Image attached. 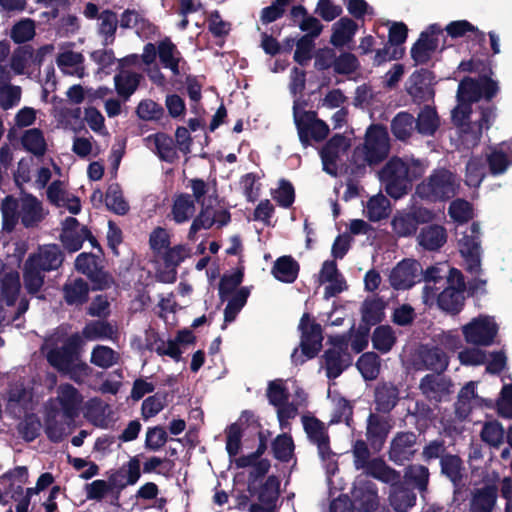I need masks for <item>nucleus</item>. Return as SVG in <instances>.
<instances>
[{
    "instance_id": "38",
    "label": "nucleus",
    "mask_w": 512,
    "mask_h": 512,
    "mask_svg": "<svg viewBox=\"0 0 512 512\" xmlns=\"http://www.w3.org/2000/svg\"><path fill=\"white\" fill-rule=\"evenodd\" d=\"M299 271L297 262L290 256L278 258L273 266L272 274L276 279L286 283H292Z\"/></svg>"
},
{
    "instance_id": "46",
    "label": "nucleus",
    "mask_w": 512,
    "mask_h": 512,
    "mask_svg": "<svg viewBox=\"0 0 512 512\" xmlns=\"http://www.w3.org/2000/svg\"><path fill=\"white\" fill-rule=\"evenodd\" d=\"M250 290L247 287L239 288L234 294L230 295L227 306L224 310V323H230L235 320L237 314L246 304Z\"/></svg>"
},
{
    "instance_id": "52",
    "label": "nucleus",
    "mask_w": 512,
    "mask_h": 512,
    "mask_svg": "<svg viewBox=\"0 0 512 512\" xmlns=\"http://www.w3.org/2000/svg\"><path fill=\"white\" fill-rule=\"evenodd\" d=\"M439 126V118L436 111L426 106L418 114L416 128L420 134L431 135Z\"/></svg>"
},
{
    "instance_id": "13",
    "label": "nucleus",
    "mask_w": 512,
    "mask_h": 512,
    "mask_svg": "<svg viewBox=\"0 0 512 512\" xmlns=\"http://www.w3.org/2000/svg\"><path fill=\"white\" fill-rule=\"evenodd\" d=\"M443 37L442 29L433 24L423 31L411 49L413 59L418 63H425L436 51L439 46V40Z\"/></svg>"
},
{
    "instance_id": "5",
    "label": "nucleus",
    "mask_w": 512,
    "mask_h": 512,
    "mask_svg": "<svg viewBox=\"0 0 512 512\" xmlns=\"http://www.w3.org/2000/svg\"><path fill=\"white\" fill-rule=\"evenodd\" d=\"M459 189L457 177L447 169L434 170L416 187L415 194L431 202L446 201L456 195Z\"/></svg>"
},
{
    "instance_id": "27",
    "label": "nucleus",
    "mask_w": 512,
    "mask_h": 512,
    "mask_svg": "<svg viewBox=\"0 0 512 512\" xmlns=\"http://www.w3.org/2000/svg\"><path fill=\"white\" fill-rule=\"evenodd\" d=\"M145 141L146 145L157 153L162 160L173 162L176 159L177 152L170 136L164 133H157L148 136Z\"/></svg>"
},
{
    "instance_id": "21",
    "label": "nucleus",
    "mask_w": 512,
    "mask_h": 512,
    "mask_svg": "<svg viewBox=\"0 0 512 512\" xmlns=\"http://www.w3.org/2000/svg\"><path fill=\"white\" fill-rule=\"evenodd\" d=\"M391 429L387 416L371 414L367 421V439L375 451H379Z\"/></svg>"
},
{
    "instance_id": "41",
    "label": "nucleus",
    "mask_w": 512,
    "mask_h": 512,
    "mask_svg": "<svg viewBox=\"0 0 512 512\" xmlns=\"http://www.w3.org/2000/svg\"><path fill=\"white\" fill-rule=\"evenodd\" d=\"M23 147L36 156H41L47 149V143L40 129L32 128L24 132L21 138Z\"/></svg>"
},
{
    "instance_id": "36",
    "label": "nucleus",
    "mask_w": 512,
    "mask_h": 512,
    "mask_svg": "<svg viewBox=\"0 0 512 512\" xmlns=\"http://www.w3.org/2000/svg\"><path fill=\"white\" fill-rule=\"evenodd\" d=\"M158 55L165 68L170 69L174 75L179 74L181 56L176 46L169 39H165L159 43Z\"/></svg>"
},
{
    "instance_id": "29",
    "label": "nucleus",
    "mask_w": 512,
    "mask_h": 512,
    "mask_svg": "<svg viewBox=\"0 0 512 512\" xmlns=\"http://www.w3.org/2000/svg\"><path fill=\"white\" fill-rule=\"evenodd\" d=\"M415 435L413 433H400L392 441L390 448V458L394 462L401 463L408 460L413 454V445Z\"/></svg>"
},
{
    "instance_id": "61",
    "label": "nucleus",
    "mask_w": 512,
    "mask_h": 512,
    "mask_svg": "<svg viewBox=\"0 0 512 512\" xmlns=\"http://www.w3.org/2000/svg\"><path fill=\"white\" fill-rule=\"evenodd\" d=\"M481 437L487 444L498 447L503 443L504 428L496 421L488 422L483 426Z\"/></svg>"
},
{
    "instance_id": "54",
    "label": "nucleus",
    "mask_w": 512,
    "mask_h": 512,
    "mask_svg": "<svg viewBox=\"0 0 512 512\" xmlns=\"http://www.w3.org/2000/svg\"><path fill=\"white\" fill-rule=\"evenodd\" d=\"M357 367L366 380L375 379L380 371V359L373 352L364 353L357 361Z\"/></svg>"
},
{
    "instance_id": "43",
    "label": "nucleus",
    "mask_w": 512,
    "mask_h": 512,
    "mask_svg": "<svg viewBox=\"0 0 512 512\" xmlns=\"http://www.w3.org/2000/svg\"><path fill=\"white\" fill-rule=\"evenodd\" d=\"M364 470L366 474L391 485H394L399 480V475L389 468L381 459L370 461L364 467Z\"/></svg>"
},
{
    "instance_id": "16",
    "label": "nucleus",
    "mask_w": 512,
    "mask_h": 512,
    "mask_svg": "<svg viewBox=\"0 0 512 512\" xmlns=\"http://www.w3.org/2000/svg\"><path fill=\"white\" fill-rule=\"evenodd\" d=\"M77 271L87 275L94 283L95 289H105L112 283L111 277L98 268L96 257L89 253H81L75 261Z\"/></svg>"
},
{
    "instance_id": "40",
    "label": "nucleus",
    "mask_w": 512,
    "mask_h": 512,
    "mask_svg": "<svg viewBox=\"0 0 512 512\" xmlns=\"http://www.w3.org/2000/svg\"><path fill=\"white\" fill-rule=\"evenodd\" d=\"M496 502V491L492 487H485L475 491L470 502L471 512H492Z\"/></svg>"
},
{
    "instance_id": "60",
    "label": "nucleus",
    "mask_w": 512,
    "mask_h": 512,
    "mask_svg": "<svg viewBox=\"0 0 512 512\" xmlns=\"http://www.w3.org/2000/svg\"><path fill=\"white\" fill-rule=\"evenodd\" d=\"M484 177V162L481 158H471L466 166L465 182L468 186L478 187Z\"/></svg>"
},
{
    "instance_id": "34",
    "label": "nucleus",
    "mask_w": 512,
    "mask_h": 512,
    "mask_svg": "<svg viewBox=\"0 0 512 512\" xmlns=\"http://www.w3.org/2000/svg\"><path fill=\"white\" fill-rule=\"evenodd\" d=\"M445 264H439L431 266L424 272L425 286L423 288L422 299L426 305H433L435 303V297L437 295L436 288L432 285L436 284L439 280H442V274L445 271Z\"/></svg>"
},
{
    "instance_id": "18",
    "label": "nucleus",
    "mask_w": 512,
    "mask_h": 512,
    "mask_svg": "<svg viewBox=\"0 0 512 512\" xmlns=\"http://www.w3.org/2000/svg\"><path fill=\"white\" fill-rule=\"evenodd\" d=\"M190 255L191 250L186 245H177L169 249L164 257L166 268L157 272V279L164 283H173L177 276L176 267Z\"/></svg>"
},
{
    "instance_id": "10",
    "label": "nucleus",
    "mask_w": 512,
    "mask_h": 512,
    "mask_svg": "<svg viewBox=\"0 0 512 512\" xmlns=\"http://www.w3.org/2000/svg\"><path fill=\"white\" fill-rule=\"evenodd\" d=\"M332 347L325 353L326 371L329 378L338 377L352 359L347 352L348 344L343 336L331 338Z\"/></svg>"
},
{
    "instance_id": "45",
    "label": "nucleus",
    "mask_w": 512,
    "mask_h": 512,
    "mask_svg": "<svg viewBox=\"0 0 512 512\" xmlns=\"http://www.w3.org/2000/svg\"><path fill=\"white\" fill-rule=\"evenodd\" d=\"M88 286L82 279L68 281L64 286V297L72 305L82 304L87 300Z\"/></svg>"
},
{
    "instance_id": "55",
    "label": "nucleus",
    "mask_w": 512,
    "mask_h": 512,
    "mask_svg": "<svg viewBox=\"0 0 512 512\" xmlns=\"http://www.w3.org/2000/svg\"><path fill=\"white\" fill-rule=\"evenodd\" d=\"M507 149L506 145H502L489 155L488 162L492 174L503 173L512 162V151L508 152Z\"/></svg>"
},
{
    "instance_id": "28",
    "label": "nucleus",
    "mask_w": 512,
    "mask_h": 512,
    "mask_svg": "<svg viewBox=\"0 0 512 512\" xmlns=\"http://www.w3.org/2000/svg\"><path fill=\"white\" fill-rule=\"evenodd\" d=\"M27 260H34V265L43 271L57 269L62 263V254L56 245L41 247L38 253L30 256Z\"/></svg>"
},
{
    "instance_id": "64",
    "label": "nucleus",
    "mask_w": 512,
    "mask_h": 512,
    "mask_svg": "<svg viewBox=\"0 0 512 512\" xmlns=\"http://www.w3.org/2000/svg\"><path fill=\"white\" fill-rule=\"evenodd\" d=\"M384 316V305L381 301H365L362 307V318L368 325H375Z\"/></svg>"
},
{
    "instance_id": "15",
    "label": "nucleus",
    "mask_w": 512,
    "mask_h": 512,
    "mask_svg": "<svg viewBox=\"0 0 512 512\" xmlns=\"http://www.w3.org/2000/svg\"><path fill=\"white\" fill-rule=\"evenodd\" d=\"M350 141L341 135H335L321 151L323 169L330 175H336L337 161L346 154Z\"/></svg>"
},
{
    "instance_id": "37",
    "label": "nucleus",
    "mask_w": 512,
    "mask_h": 512,
    "mask_svg": "<svg viewBox=\"0 0 512 512\" xmlns=\"http://www.w3.org/2000/svg\"><path fill=\"white\" fill-rule=\"evenodd\" d=\"M446 239L445 229L438 225L424 228L418 236L419 244L428 250L439 249L446 242Z\"/></svg>"
},
{
    "instance_id": "33",
    "label": "nucleus",
    "mask_w": 512,
    "mask_h": 512,
    "mask_svg": "<svg viewBox=\"0 0 512 512\" xmlns=\"http://www.w3.org/2000/svg\"><path fill=\"white\" fill-rule=\"evenodd\" d=\"M332 30L330 42L336 47H342L353 39L357 31V24L353 20L343 17L333 24Z\"/></svg>"
},
{
    "instance_id": "44",
    "label": "nucleus",
    "mask_w": 512,
    "mask_h": 512,
    "mask_svg": "<svg viewBox=\"0 0 512 512\" xmlns=\"http://www.w3.org/2000/svg\"><path fill=\"white\" fill-rule=\"evenodd\" d=\"M9 404L8 407L11 411L16 413L17 411H26L29 408L32 400V393L23 387L22 384L14 385L9 391Z\"/></svg>"
},
{
    "instance_id": "19",
    "label": "nucleus",
    "mask_w": 512,
    "mask_h": 512,
    "mask_svg": "<svg viewBox=\"0 0 512 512\" xmlns=\"http://www.w3.org/2000/svg\"><path fill=\"white\" fill-rule=\"evenodd\" d=\"M84 56L70 46H62L56 58L58 68L66 75L82 78L85 75Z\"/></svg>"
},
{
    "instance_id": "2",
    "label": "nucleus",
    "mask_w": 512,
    "mask_h": 512,
    "mask_svg": "<svg viewBox=\"0 0 512 512\" xmlns=\"http://www.w3.org/2000/svg\"><path fill=\"white\" fill-rule=\"evenodd\" d=\"M81 342L80 335L76 333L71 336L55 334L46 339L42 347L49 364L78 383L90 374L89 366L79 359L76 352Z\"/></svg>"
},
{
    "instance_id": "58",
    "label": "nucleus",
    "mask_w": 512,
    "mask_h": 512,
    "mask_svg": "<svg viewBox=\"0 0 512 512\" xmlns=\"http://www.w3.org/2000/svg\"><path fill=\"white\" fill-rule=\"evenodd\" d=\"M398 391L394 386L383 385L376 390V403L379 410L390 411L396 404Z\"/></svg>"
},
{
    "instance_id": "20",
    "label": "nucleus",
    "mask_w": 512,
    "mask_h": 512,
    "mask_svg": "<svg viewBox=\"0 0 512 512\" xmlns=\"http://www.w3.org/2000/svg\"><path fill=\"white\" fill-rule=\"evenodd\" d=\"M48 199L60 208L67 209L72 214L81 210L80 199L66 190L62 181H54L47 189Z\"/></svg>"
},
{
    "instance_id": "23",
    "label": "nucleus",
    "mask_w": 512,
    "mask_h": 512,
    "mask_svg": "<svg viewBox=\"0 0 512 512\" xmlns=\"http://www.w3.org/2000/svg\"><path fill=\"white\" fill-rule=\"evenodd\" d=\"M420 389L429 399L440 401L451 393V383L441 374H431L422 379Z\"/></svg>"
},
{
    "instance_id": "7",
    "label": "nucleus",
    "mask_w": 512,
    "mask_h": 512,
    "mask_svg": "<svg viewBox=\"0 0 512 512\" xmlns=\"http://www.w3.org/2000/svg\"><path fill=\"white\" fill-rule=\"evenodd\" d=\"M480 228L477 223H473L468 231L464 232L458 239L459 252L464 259V265L468 272L478 275L481 271V246H480Z\"/></svg>"
},
{
    "instance_id": "11",
    "label": "nucleus",
    "mask_w": 512,
    "mask_h": 512,
    "mask_svg": "<svg viewBox=\"0 0 512 512\" xmlns=\"http://www.w3.org/2000/svg\"><path fill=\"white\" fill-rule=\"evenodd\" d=\"M55 404L60 406V413L66 418L74 419L84 408V398L71 384H61L57 388L56 399L51 402V408Z\"/></svg>"
},
{
    "instance_id": "56",
    "label": "nucleus",
    "mask_w": 512,
    "mask_h": 512,
    "mask_svg": "<svg viewBox=\"0 0 512 512\" xmlns=\"http://www.w3.org/2000/svg\"><path fill=\"white\" fill-rule=\"evenodd\" d=\"M414 130V118L409 113H399L392 121V132L396 138L405 140Z\"/></svg>"
},
{
    "instance_id": "62",
    "label": "nucleus",
    "mask_w": 512,
    "mask_h": 512,
    "mask_svg": "<svg viewBox=\"0 0 512 512\" xmlns=\"http://www.w3.org/2000/svg\"><path fill=\"white\" fill-rule=\"evenodd\" d=\"M243 280V273L240 270L233 272L232 274L225 275L221 279L219 285V295L224 301L234 294L238 289V286Z\"/></svg>"
},
{
    "instance_id": "53",
    "label": "nucleus",
    "mask_w": 512,
    "mask_h": 512,
    "mask_svg": "<svg viewBox=\"0 0 512 512\" xmlns=\"http://www.w3.org/2000/svg\"><path fill=\"white\" fill-rule=\"evenodd\" d=\"M20 291V279L17 272H8L1 279V292L7 306H12Z\"/></svg>"
},
{
    "instance_id": "63",
    "label": "nucleus",
    "mask_w": 512,
    "mask_h": 512,
    "mask_svg": "<svg viewBox=\"0 0 512 512\" xmlns=\"http://www.w3.org/2000/svg\"><path fill=\"white\" fill-rule=\"evenodd\" d=\"M117 354L107 346H97L91 354V362L101 368H108L117 362Z\"/></svg>"
},
{
    "instance_id": "59",
    "label": "nucleus",
    "mask_w": 512,
    "mask_h": 512,
    "mask_svg": "<svg viewBox=\"0 0 512 512\" xmlns=\"http://www.w3.org/2000/svg\"><path fill=\"white\" fill-rule=\"evenodd\" d=\"M35 35V24L31 19H22L11 29L10 37L15 43L31 40Z\"/></svg>"
},
{
    "instance_id": "8",
    "label": "nucleus",
    "mask_w": 512,
    "mask_h": 512,
    "mask_svg": "<svg viewBox=\"0 0 512 512\" xmlns=\"http://www.w3.org/2000/svg\"><path fill=\"white\" fill-rule=\"evenodd\" d=\"M498 332L495 320L489 316H479L462 326V333L468 344L489 346Z\"/></svg>"
},
{
    "instance_id": "3",
    "label": "nucleus",
    "mask_w": 512,
    "mask_h": 512,
    "mask_svg": "<svg viewBox=\"0 0 512 512\" xmlns=\"http://www.w3.org/2000/svg\"><path fill=\"white\" fill-rule=\"evenodd\" d=\"M427 165L419 160L392 158L380 172L387 193L398 199L406 194L409 184L424 174Z\"/></svg>"
},
{
    "instance_id": "1",
    "label": "nucleus",
    "mask_w": 512,
    "mask_h": 512,
    "mask_svg": "<svg viewBox=\"0 0 512 512\" xmlns=\"http://www.w3.org/2000/svg\"><path fill=\"white\" fill-rule=\"evenodd\" d=\"M497 92V83L486 77L477 80L466 78L460 82L457 91L458 105L452 112V118L459 128L462 144L466 147L476 145L480 140L483 129H488L495 118L492 109H482L478 121H469L470 103L477 102L481 98L491 99Z\"/></svg>"
},
{
    "instance_id": "32",
    "label": "nucleus",
    "mask_w": 512,
    "mask_h": 512,
    "mask_svg": "<svg viewBox=\"0 0 512 512\" xmlns=\"http://www.w3.org/2000/svg\"><path fill=\"white\" fill-rule=\"evenodd\" d=\"M435 301L440 309L450 313H457L464 303V289L448 286L437 296Z\"/></svg>"
},
{
    "instance_id": "31",
    "label": "nucleus",
    "mask_w": 512,
    "mask_h": 512,
    "mask_svg": "<svg viewBox=\"0 0 512 512\" xmlns=\"http://www.w3.org/2000/svg\"><path fill=\"white\" fill-rule=\"evenodd\" d=\"M195 212V202L190 195L180 194L174 198L171 207V217L175 223H186L195 215Z\"/></svg>"
},
{
    "instance_id": "14",
    "label": "nucleus",
    "mask_w": 512,
    "mask_h": 512,
    "mask_svg": "<svg viewBox=\"0 0 512 512\" xmlns=\"http://www.w3.org/2000/svg\"><path fill=\"white\" fill-rule=\"evenodd\" d=\"M421 266L415 260H404L394 267L390 273V284L395 289H409L420 277Z\"/></svg>"
},
{
    "instance_id": "4",
    "label": "nucleus",
    "mask_w": 512,
    "mask_h": 512,
    "mask_svg": "<svg viewBox=\"0 0 512 512\" xmlns=\"http://www.w3.org/2000/svg\"><path fill=\"white\" fill-rule=\"evenodd\" d=\"M190 187L195 200L201 205V210L193 219L187 235V238L193 241L200 230L210 229L214 224L223 226L228 223L230 216L225 210L216 209L211 198H204L209 190L205 182L193 179L190 181Z\"/></svg>"
},
{
    "instance_id": "12",
    "label": "nucleus",
    "mask_w": 512,
    "mask_h": 512,
    "mask_svg": "<svg viewBox=\"0 0 512 512\" xmlns=\"http://www.w3.org/2000/svg\"><path fill=\"white\" fill-rule=\"evenodd\" d=\"M301 350L306 359L313 358L321 349L322 333L320 325L314 323L308 314H304L299 323Z\"/></svg>"
},
{
    "instance_id": "25",
    "label": "nucleus",
    "mask_w": 512,
    "mask_h": 512,
    "mask_svg": "<svg viewBox=\"0 0 512 512\" xmlns=\"http://www.w3.org/2000/svg\"><path fill=\"white\" fill-rule=\"evenodd\" d=\"M73 419L66 418L56 408H51L46 418V433L52 441H60L71 432Z\"/></svg>"
},
{
    "instance_id": "22",
    "label": "nucleus",
    "mask_w": 512,
    "mask_h": 512,
    "mask_svg": "<svg viewBox=\"0 0 512 512\" xmlns=\"http://www.w3.org/2000/svg\"><path fill=\"white\" fill-rule=\"evenodd\" d=\"M52 50V46H44L39 49L37 56H35L32 48L28 46L19 47L12 54L10 62L11 69L16 74H23L32 64L37 61L38 57V62H41L42 57L45 54L52 52Z\"/></svg>"
},
{
    "instance_id": "24",
    "label": "nucleus",
    "mask_w": 512,
    "mask_h": 512,
    "mask_svg": "<svg viewBox=\"0 0 512 512\" xmlns=\"http://www.w3.org/2000/svg\"><path fill=\"white\" fill-rule=\"evenodd\" d=\"M319 281L320 283H328L325 288L326 297H332L346 289V283L333 261L323 263L319 272Z\"/></svg>"
},
{
    "instance_id": "9",
    "label": "nucleus",
    "mask_w": 512,
    "mask_h": 512,
    "mask_svg": "<svg viewBox=\"0 0 512 512\" xmlns=\"http://www.w3.org/2000/svg\"><path fill=\"white\" fill-rule=\"evenodd\" d=\"M389 136L385 128L373 125L366 131L364 154L369 164L382 161L389 153Z\"/></svg>"
},
{
    "instance_id": "48",
    "label": "nucleus",
    "mask_w": 512,
    "mask_h": 512,
    "mask_svg": "<svg viewBox=\"0 0 512 512\" xmlns=\"http://www.w3.org/2000/svg\"><path fill=\"white\" fill-rule=\"evenodd\" d=\"M391 225L394 232L398 236L402 237L412 235L417 230L416 221L413 218L412 213L409 212V210H402L396 212L392 219Z\"/></svg>"
},
{
    "instance_id": "47",
    "label": "nucleus",
    "mask_w": 512,
    "mask_h": 512,
    "mask_svg": "<svg viewBox=\"0 0 512 512\" xmlns=\"http://www.w3.org/2000/svg\"><path fill=\"white\" fill-rule=\"evenodd\" d=\"M415 495L402 486H393L390 493V505L397 512H407L415 503Z\"/></svg>"
},
{
    "instance_id": "26",
    "label": "nucleus",
    "mask_w": 512,
    "mask_h": 512,
    "mask_svg": "<svg viewBox=\"0 0 512 512\" xmlns=\"http://www.w3.org/2000/svg\"><path fill=\"white\" fill-rule=\"evenodd\" d=\"M352 497L358 509L364 512H370L378 506L376 489L371 482L357 481L352 491Z\"/></svg>"
},
{
    "instance_id": "51",
    "label": "nucleus",
    "mask_w": 512,
    "mask_h": 512,
    "mask_svg": "<svg viewBox=\"0 0 512 512\" xmlns=\"http://www.w3.org/2000/svg\"><path fill=\"white\" fill-rule=\"evenodd\" d=\"M34 260H27L24 266V284L29 293L38 292L43 283V270L34 265Z\"/></svg>"
},
{
    "instance_id": "57",
    "label": "nucleus",
    "mask_w": 512,
    "mask_h": 512,
    "mask_svg": "<svg viewBox=\"0 0 512 512\" xmlns=\"http://www.w3.org/2000/svg\"><path fill=\"white\" fill-rule=\"evenodd\" d=\"M140 76L136 73L121 71L115 77V85L120 95L129 97L137 88Z\"/></svg>"
},
{
    "instance_id": "17",
    "label": "nucleus",
    "mask_w": 512,
    "mask_h": 512,
    "mask_svg": "<svg viewBox=\"0 0 512 512\" xmlns=\"http://www.w3.org/2000/svg\"><path fill=\"white\" fill-rule=\"evenodd\" d=\"M60 239L66 249L71 252L79 250L84 240L90 237V233L86 227L80 226L78 221L73 217L64 220Z\"/></svg>"
},
{
    "instance_id": "49",
    "label": "nucleus",
    "mask_w": 512,
    "mask_h": 512,
    "mask_svg": "<svg viewBox=\"0 0 512 512\" xmlns=\"http://www.w3.org/2000/svg\"><path fill=\"white\" fill-rule=\"evenodd\" d=\"M396 342V335L390 326L377 327L372 335L373 347L381 353L389 352Z\"/></svg>"
},
{
    "instance_id": "6",
    "label": "nucleus",
    "mask_w": 512,
    "mask_h": 512,
    "mask_svg": "<svg viewBox=\"0 0 512 512\" xmlns=\"http://www.w3.org/2000/svg\"><path fill=\"white\" fill-rule=\"evenodd\" d=\"M303 428L311 442L317 445L318 454L328 474L337 470L336 455L330 450L328 436L322 422L312 416H302Z\"/></svg>"
},
{
    "instance_id": "50",
    "label": "nucleus",
    "mask_w": 512,
    "mask_h": 512,
    "mask_svg": "<svg viewBox=\"0 0 512 512\" xmlns=\"http://www.w3.org/2000/svg\"><path fill=\"white\" fill-rule=\"evenodd\" d=\"M105 205L108 210L119 215H124L129 210V205L118 185L108 187L105 194Z\"/></svg>"
},
{
    "instance_id": "35",
    "label": "nucleus",
    "mask_w": 512,
    "mask_h": 512,
    "mask_svg": "<svg viewBox=\"0 0 512 512\" xmlns=\"http://www.w3.org/2000/svg\"><path fill=\"white\" fill-rule=\"evenodd\" d=\"M306 402V394L303 390L297 389L295 391V397L292 402L287 400L277 406V416L280 426L284 428L290 419H293L298 414V409L302 407Z\"/></svg>"
},
{
    "instance_id": "39",
    "label": "nucleus",
    "mask_w": 512,
    "mask_h": 512,
    "mask_svg": "<svg viewBox=\"0 0 512 512\" xmlns=\"http://www.w3.org/2000/svg\"><path fill=\"white\" fill-rule=\"evenodd\" d=\"M475 385V382H469L459 392L456 413L460 418L467 417L472 408L479 403V398L475 393Z\"/></svg>"
},
{
    "instance_id": "42",
    "label": "nucleus",
    "mask_w": 512,
    "mask_h": 512,
    "mask_svg": "<svg viewBox=\"0 0 512 512\" xmlns=\"http://www.w3.org/2000/svg\"><path fill=\"white\" fill-rule=\"evenodd\" d=\"M390 213V202L382 194L371 197L365 207V214L371 221H379Z\"/></svg>"
},
{
    "instance_id": "30",
    "label": "nucleus",
    "mask_w": 512,
    "mask_h": 512,
    "mask_svg": "<svg viewBox=\"0 0 512 512\" xmlns=\"http://www.w3.org/2000/svg\"><path fill=\"white\" fill-rule=\"evenodd\" d=\"M19 215L26 227L35 225L44 217L41 203L31 195L21 197Z\"/></svg>"
}]
</instances>
